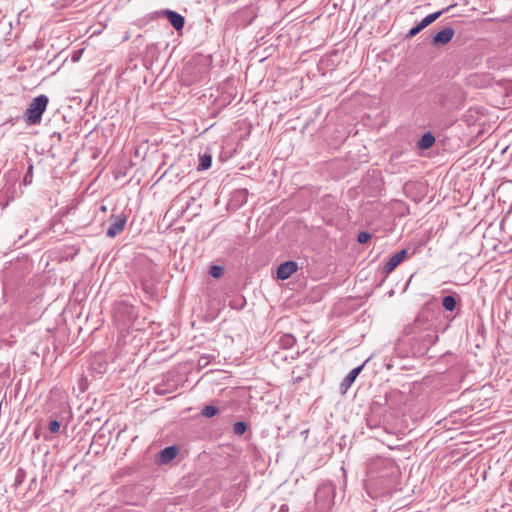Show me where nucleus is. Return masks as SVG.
Instances as JSON below:
<instances>
[{
  "instance_id": "5701e85b",
  "label": "nucleus",
  "mask_w": 512,
  "mask_h": 512,
  "mask_svg": "<svg viewBox=\"0 0 512 512\" xmlns=\"http://www.w3.org/2000/svg\"><path fill=\"white\" fill-rule=\"evenodd\" d=\"M32 179V164H29L27 167V173L24 178L25 183L31 182Z\"/></svg>"
},
{
  "instance_id": "ddd939ff",
  "label": "nucleus",
  "mask_w": 512,
  "mask_h": 512,
  "mask_svg": "<svg viewBox=\"0 0 512 512\" xmlns=\"http://www.w3.org/2000/svg\"><path fill=\"white\" fill-rule=\"evenodd\" d=\"M279 341L282 347L291 348L296 343V338L291 334H284Z\"/></svg>"
},
{
  "instance_id": "f8f14e48",
  "label": "nucleus",
  "mask_w": 512,
  "mask_h": 512,
  "mask_svg": "<svg viewBox=\"0 0 512 512\" xmlns=\"http://www.w3.org/2000/svg\"><path fill=\"white\" fill-rule=\"evenodd\" d=\"M212 164V156L210 154H203L199 157L198 170H207L211 167Z\"/></svg>"
},
{
  "instance_id": "9d476101",
  "label": "nucleus",
  "mask_w": 512,
  "mask_h": 512,
  "mask_svg": "<svg viewBox=\"0 0 512 512\" xmlns=\"http://www.w3.org/2000/svg\"><path fill=\"white\" fill-rule=\"evenodd\" d=\"M434 143H435V136L430 132H426L419 139L418 147L422 150H426V149H429L430 147H432Z\"/></svg>"
},
{
  "instance_id": "423d86ee",
  "label": "nucleus",
  "mask_w": 512,
  "mask_h": 512,
  "mask_svg": "<svg viewBox=\"0 0 512 512\" xmlns=\"http://www.w3.org/2000/svg\"><path fill=\"white\" fill-rule=\"evenodd\" d=\"M453 36L454 30L451 27H445L436 33L433 37L432 43L434 45H445L452 40Z\"/></svg>"
},
{
  "instance_id": "6ab92c4d",
  "label": "nucleus",
  "mask_w": 512,
  "mask_h": 512,
  "mask_svg": "<svg viewBox=\"0 0 512 512\" xmlns=\"http://www.w3.org/2000/svg\"><path fill=\"white\" fill-rule=\"evenodd\" d=\"M247 430V424L243 421H238L233 426V432L236 435H243Z\"/></svg>"
},
{
  "instance_id": "1a4fd4ad",
  "label": "nucleus",
  "mask_w": 512,
  "mask_h": 512,
  "mask_svg": "<svg viewBox=\"0 0 512 512\" xmlns=\"http://www.w3.org/2000/svg\"><path fill=\"white\" fill-rule=\"evenodd\" d=\"M179 449L176 446H168L162 449L159 453V462L166 464L176 458Z\"/></svg>"
},
{
  "instance_id": "aec40b11",
  "label": "nucleus",
  "mask_w": 512,
  "mask_h": 512,
  "mask_svg": "<svg viewBox=\"0 0 512 512\" xmlns=\"http://www.w3.org/2000/svg\"><path fill=\"white\" fill-rule=\"evenodd\" d=\"M61 423L58 420H51L48 424V429L52 434L59 432Z\"/></svg>"
},
{
  "instance_id": "20e7f679",
  "label": "nucleus",
  "mask_w": 512,
  "mask_h": 512,
  "mask_svg": "<svg viewBox=\"0 0 512 512\" xmlns=\"http://www.w3.org/2000/svg\"><path fill=\"white\" fill-rule=\"evenodd\" d=\"M49 98L46 95H39L34 98V125L40 123L42 114L47 108Z\"/></svg>"
},
{
  "instance_id": "412c9836",
  "label": "nucleus",
  "mask_w": 512,
  "mask_h": 512,
  "mask_svg": "<svg viewBox=\"0 0 512 512\" xmlns=\"http://www.w3.org/2000/svg\"><path fill=\"white\" fill-rule=\"evenodd\" d=\"M371 238V235L368 232L362 231L358 234L357 240L359 243L364 244L368 242Z\"/></svg>"
},
{
  "instance_id": "2eb2a0df",
  "label": "nucleus",
  "mask_w": 512,
  "mask_h": 512,
  "mask_svg": "<svg viewBox=\"0 0 512 512\" xmlns=\"http://www.w3.org/2000/svg\"><path fill=\"white\" fill-rule=\"evenodd\" d=\"M219 409L214 405H206L203 407L201 414L206 418H212L218 413Z\"/></svg>"
},
{
  "instance_id": "9b49d317",
  "label": "nucleus",
  "mask_w": 512,
  "mask_h": 512,
  "mask_svg": "<svg viewBox=\"0 0 512 512\" xmlns=\"http://www.w3.org/2000/svg\"><path fill=\"white\" fill-rule=\"evenodd\" d=\"M364 365H360L354 369H352L346 377L343 379L341 386L343 387H350L351 384L355 381L356 377L359 375V373L362 371Z\"/></svg>"
},
{
  "instance_id": "f03ea898",
  "label": "nucleus",
  "mask_w": 512,
  "mask_h": 512,
  "mask_svg": "<svg viewBox=\"0 0 512 512\" xmlns=\"http://www.w3.org/2000/svg\"><path fill=\"white\" fill-rule=\"evenodd\" d=\"M111 219L112 222L110 223L107 229L106 235L109 238H114L124 230L127 222V217L123 214H118L112 215Z\"/></svg>"
},
{
  "instance_id": "4468645a",
  "label": "nucleus",
  "mask_w": 512,
  "mask_h": 512,
  "mask_svg": "<svg viewBox=\"0 0 512 512\" xmlns=\"http://www.w3.org/2000/svg\"><path fill=\"white\" fill-rule=\"evenodd\" d=\"M442 304L447 311H453L456 307V299L452 295H447L443 298Z\"/></svg>"
},
{
  "instance_id": "0eeeda50",
  "label": "nucleus",
  "mask_w": 512,
  "mask_h": 512,
  "mask_svg": "<svg viewBox=\"0 0 512 512\" xmlns=\"http://www.w3.org/2000/svg\"><path fill=\"white\" fill-rule=\"evenodd\" d=\"M407 256V250L402 249L389 258L384 266L386 273L392 272Z\"/></svg>"
},
{
  "instance_id": "f257e3e1",
  "label": "nucleus",
  "mask_w": 512,
  "mask_h": 512,
  "mask_svg": "<svg viewBox=\"0 0 512 512\" xmlns=\"http://www.w3.org/2000/svg\"><path fill=\"white\" fill-rule=\"evenodd\" d=\"M335 491L330 483H324L315 492V501L321 512L331 508L334 502Z\"/></svg>"
},
{
  "instance_id": "393cba45",
  "label": "nucleus",
  "mask_w": 512,
  "mask_h": 512,
  "mask_svg": "<svg viewBox=\"0 0 512 512\" xmlns=\"http://www.w3.org/2000/svg\"><path fill=\"white\" fill-rule=\"evenodd\" d=\"M421 31L426 28V26L423 24V22L421 21L419 24L416 25Z\"/></svg>"
},
{
  "instance_id": "4be33fe9",
  "label": "nucleus",
  "mask_w": 512,
  "mask_h": 512,
  "mask_svg": "<svg viewBox=\"0 0 512 512\" xmlns=\"http://www.w3.org/2000/svg\"><path fill=\"white\" fill-rule=\"evenodd\" d=\"M25 119L28 124H32V103L27 107L25 111Z\"/></svg>"
},
{
  "instance_id": "6e6552de",
  "label": "nucleus",
  "mask_w": 512,
  "mask_h": 512,
  "mask_svg": "<svg viewBox=\"0 0 512 512\" xmlns=\"http://www.w3.org/2000/svg\"><path fill=\"white\" fill-rule=\"evenodd\" d=\"M164 14L166 15L167 19L169 20L173 28L177 31L181 30L184 27L185 19L181 14L172 10H165Z\"/></svg>"
},
{
  "instance_id": "dca6fc26",
  "label": "nucleus",
  "mask_w": 512,
  "mask_h": 512,
  "mask_svg": "<svg viewBox=\"0 0 512 512\" xmlns=\"http://www.w3.org/2000/svg\"><path fill=\"white\" fill-rule=\"evenodd\" d=\"M444 10L437 11L435 13H431L427 15L425 18L422 19L423 24L427 27L431 23H433L435 20H437L443 13Z\"/></svg>"
},
{
  "instance_id": "39448f33",
  "label": "nucleus",
  "mask_w": 512,
  "mask_h": 512,
  "mask_svg": "<svg viewBox=\"0 0 512 512\" xmlns=\"http://www.w3.org/2000/svg\"><path fill=\"white\" fill-rule=\"evenodd\" d=\"M298 265L295 261H286L277 269V276L281 280L288 279L294 272L297 271Z\"/></svg>"
},
{
  "instance_id": "a211bd4d",
  "label": "nucleus",
  "mask_w": 512,
  "mask_h": 512,
  "mask_svg": "<svg viewBox=\"0 0 512 512\" xmlns=\"http://www.w3.org/2000/svg\"><path fill=\"white\" fill-rule=\"evenodd\" d=\"M209 274L213 278H220L224 275V268L220 265H212L210 267Z\"/></svg>"
},
{
  "instance_id": "f3484780",
  "label": "nucleus",
  "mask_w": 512,
  "mask_h": 512,
  "mask_svg": "<svg viewBox=\"0 0 512 512\" xmlns=\"http://www.w3.org/2000/svg\"><path fill=\"white\" fill-rule=\"evenodd\" d=\"M444 10L437 11L435 13H431L427 15L425 18L422 19L423 24L427 27L431 23H433L435 20H437L443 13Z\"/></svg>"
},
{
  "instance_id": "7ed1b4c3",
  "label": "nucleus",
  "mask_w": 512,
  "mask_h": 512,
  "mask_svg": "<svg viewBox=\"0 0 512 512\" xmlns=\"http://www.w3.org/2000/svg\"><path fill=\"white\" fill-rule=\"evenodd\" d=\"M375 468H384L386 470L385 473H380V475H379L380 477L394 475V474H397L399 471L398 466L395 464L394 461H392L390 459H377L370 466V471L373 472Z\"/></svg>"
},
{
  "instance_id": "b1692460",
  "label": "nucleus",
  "mask_w": 512,
  "mask_h": 512,
  "mask_svg": "<svg viewBox=\"0 0 512 512\" xmlns=\"http://www.w3.org/2000/svg\"><path fill=\"white\" fill-rule=\"evenodd\" d=\"M420 31L421 30L417 26H415L409 30V32L406 35V38H412L416 36Z\"/></svg>"
}]
</instances>
